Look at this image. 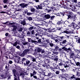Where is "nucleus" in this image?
<instances>
[{"mask_svg": "<svg viewBox=\"0 0 80 80\" xmlns=\"http://www.w3.org/2000/svg\"><path fill=\"white\" fill-rule=\"evenodd\" d=\"M8 0H3V3H8Z\"/></svg>", "mask_w": 80, "mask_h": 80, "instance_id": "ea45409f", "label": "nucleus"}, {"mask_svg": "<svg viewBox=\"0 0 80 80\" xmlns=\"http://www.w3.org/2000/svg\"><path fill=\"white\" fill-rule=\"evenodd\" d=\"M20 57H19L18 56H16V59L15 60V62H16V61H17V62H18V61L20 60Z\"/></svg>", "mask_w": 80, "mask_h": 80, "instance_id": "cd10ccee", "label": "nucleus"}, {"mask_svg": "<svg viewBox=\"0 0 80 80\" xmlns=\"http://www.w3.org/2000/svg\"><path fill=\"white\" fill-rule=\"evenodd\" d=\"M75 62V60L74 59H72V61H68L65 63V64H67V65L69 67L71 65H73L74 63L72 62Z\"/></svg>", "mask_w": 80, "mask_h": 80, "instance_id": "6e6552de", "label": "nucleus"}, {"mask_svg": "<svg viewBox=\"0 0 80 80\" xmlns=\"http://www.w3.org/2000/svg\"><path fill=\"white\" fill-rule=\"evenodd\" d=\"M54 7H52L50 8V9H48V8H46L45 9L46 10H47L48 13H50V12H52V11H53L54 9Z\"/></svg>", "mask_w": 80, "mask_h": 80, "instance_id": "ddd939ff", "label": "nucleus"}, {"mask_svg": "<svg viewBox=\"0 0 80 80\" xmlns=\"http://www.w3.org/2000/svg\"><path fill=\"white\" fill-rule=\"evenodd\" d=\"M70 50L71 51V50H71V49L70 48H68V49H67V53H69V51Z\"/></svg>", "mask_w": 80, "mask_h": 80, "instance_id": "0e129e2a", "label": "nucleus"}, {"mask_svg": "<svg viewBox=\"0 0 80 80\" xmlns=\"http://www.w3.org/2000/svg\"><path fill=\"white\" fill-rule=\"evenodd\" d=\"M29 43L28 42H24V43H23V45H28V44Z\"/></svg>", "mask_w": 80, "mask_h": 80, "instance_id": "774afa93", "label": "nucleus"}, {"mask_svg": "<svg viewBox=\"0 0 80 80\" xmlns=\"http://www.w3.org/2000/svg\"><path fill=\"white\" fill-rule=\"evenodd\" d=\"M40 52H41V54H42V55H44V54H43V53H45V51L44 50L41 49Z\"/></svg>", "mask_w": 80, "mask_h": 80, "instance_id": "e433bc0d", "label": "nucleus"}, {"mask_svg": "<svg viewBox=\"0 0 80 80\" xmlns=\"http://www.w3.org/2000/svg\"><path fill=\"white\" fill-rule=\"evenodd\" d=\"M44 17L46 19H49L50 18V15L48 14L45 15Z\"/></svg>", "mask_w": 80, "mask_h": 80, "instance_id": "b1692460", "label": "nucleus"}, {"mask_svg": "<svg viewBox=\"0 0 80 80\" xmlns=\"http://www.w3.org/2000/svg\"><path fill=\"white\" fill-rule=\"evenodd\" d=\"M61 17H64V16H65V12H61Z\"/></svg>", "mask_w": 80, "mask_h": 80, "instance_id": "c9c22d12", "label": "nucleus"}, {"mask_svg": "<svg viewBox=\"0 0 80 80\" xmlns=\"http://www.w3.org/2000/svg\"><path fill=\"white\" fill-rule=\"evenodd\" d=\"M0 13H6V14L8 15V12H5V11H2L0 12Z\"/></svg>", "mask_w": 80, "mask_h": 80, "instance_id": "49530a36", "label": "nucleus"}, {"mask_svg": "<svg viewBox=\"0 0 80 80\" xmlns=\"http://www.w3.org/2000/svg\"><path fill=\"white\" fill-rule=\"evenodd\" d=\"M59 70L62 71V73H63V72H66V70L64 69L63 68L62 69H59Z\"/></svg>", "mask_w": 80, "mask_h": 80, "instance_id": "3c124183", "label": "nucleus"}, {"mask_svg": "<svg viewBox=\"0 0 80 80\" xmlns=\"http://www.w3.org/2000/svg\"><path fill=\"white\" fill-rule=\"evenodd\" d=\"M77 43H79V44H80V38H77Z\"/></svg>", "mask_w": 80, "mask_h": 80, "instance_id": "de8ad7c7", "label": "nucleus"}, {"mask_svg": "<svg viewBox=\"0 0 80 80\" xmlns=\"http://www.w3.org/2000/svg\"><path fill=\"white\" fill-rule=\"evenodd\" d=\"M45 5V3H42L41 4H40V5H41L42 7H45V5Z\"/></svg>", "mask_w": 80, "mask_h": 80, "instance_id": "052dcab7", "label": "nucleus"}, {"mask_svg": "<svg viewBox=\"0 0 80 80\" xmlns=\"http://www.w3.org/2000/svg\"><path fill=\"white\" fill-rule=\"evenodd\" d=\"M50 60L48 58L46 59L45 61L43 62V64H42V66L43 67H46V68L48 69V68L50 69V66L49 65V61Z\"/></svg>", "mask_w": 80, "mask_h": 80, "instance_id": "20e7f679", "label": "nucleus"}, {"mask_svg": "<svg viewBox=\"0 0 80 80\" xmlns=\"http://www.w3.org/2000/svg\"><path fill=\"white\" fill-rule=\"evenodd\" d=\"M45 75V76H47V77H49L50 78H53V77H56L55 73H52L50 72H48L47 75Z\"/></svg>", "mask_w": 80, "mask_h": 80, "instance_id": "423d86ee", "label": "nucleus"}, {"mask_svg": "<svg viewBox=\"0 0 80 80\" xmlns=\"http://www.w3.org/2000/svg\"><path fill=\"white\" fill-rule=\"evenodd\" d=\"M76 58L79 60L80 59V56L78 55H77L76 56Z\"/></svg>", "mask_w": 80, "mask_h": 80, "instance_id": "680f3d73", "label": "nucleus"}, {"mask_svg": "<svg viewBox=\"0 0 80 80\" xmlns=\"http://www.w3.org/2000/svg\"><path fill=\"white\" fill-rule=\"evenodd\" d=\"M19 6L21 7L22 8H25V7H27V6H28V4H25V3H22L19 4Z\"/></svg>", "mask_w": 80, "mask_h": 80, "instance_id": "2eb2a0df", "label": "nucleus"}, {"mask_svg": "<svg viewBox=\"0 0 80 80\" xmlns=\"http://www.w3.org/2000/svg\"><path fill=\"white\" fill-rule=\"evenodd\" d=\"M57 24V25H60V24H62V22L61 21H58Z\"/></svg>", "mask_w": 80, "mask_h": 80, "instance_id": "c03bdc74", "label": "nucleus"}, {"mask_svg": "<svg viewBox=\"0 0 80 80\" xmlns=\"http://www.w3.org/2000/svg\"><path fill=\"white\" fill-rule=\"evenodd\" d=\"M12 27L13 28L12 29V31H13V32H14V31H17V26L14 25L13 26H12Z\"/></svg>", "mask_w": 80, "mask_h": 80, "instance_id": "a878e982", "label": "nucleus"}, {"mask_svg": "<svg viewBox=\"0 0 80 80\" xmlns=\"http://www.w3.org/2000/svg\"><path fill=\"white\" fill-rule=\"evenodd\" d=\"M32 73H30V77H32L34 75H36L37 73V69H32Z\"/></svg>", "mask_w": 80, "mask_h": 80, "instance_id": "0eeeda50", "label": "nucleus"}, {"mask_svg": "<svg viewBox=\"0 0 80 80\" xmlns=\"http://www.w3.org/2000/svg\"><path fill=\"white\" fill-rule=\"evenodd\" d=\"M70 26L71 27H72L73 28H76V27H77L78 29L80 28V26H79V25H77L75 23V22H73L70 24Z\"/></svg>", "mask_w": 80, "mask_h": 80, "instance_id": "1a4fd4ad", "label": "nucleus"}, {"mask_svg": "<svg viewBox=\"0 0 80 80\" xmlns=\"http://www.w3.org/2000/svg\"><path fill=\"white\" fill-rule=\"evenodd\" d=\"M75 63H76V66H77V67H80V62H75Z\"/></svg>", "mask_w": 80, "mask_h": 80, "instance_id": "7c9ffc66", "label": "nucleus"}, {"mask_svg": "<svg viewBox=\"0 0 80 80\" xmlns=\"http://www.w3.org/2000/svg\"><path fill=\"white\" fill-rule=\"evenodd\" d=\"M31 35H34L35 34V32L34 31V30H32L31 32Z\"/></svg>", "mask_w": 80, "mask_h": 80, "instance_id": "bf43d9fd", "label": "nucleus"}, {"mask_svg": "<svg viewBox=\"0 0 80 80\" xmlns=\"http://www.w3.org/2000/svg\"><path fill=\"white\" fill-rule=\"evenodd\" d=\"M14 25H15V23L12 22V23H9L8 25H9V26H10L11 27H12Z\"/></svg>", "mask_w": 80, "mask_h": 80, "instance_id": "c756f323", "label": "nucleus"}, {"mask_svg": "<svg viewBox=\"0 0 80 80\" xmlns=\"http://www.w3.org/2000/svg\"><path fill=\"white\" fill-rule=\"evenodd\" d=\"M47 36L48 37H50V38H51V37H52V35H51L49 33H48L47 34Z\"/></svg>", "mask_w": 80, "mask_h": 80, "instance_id": "69168bd1", "label": "nucleus"}, {"mask_svg": "<svg viewBox=\"0 0 80 80\" xmlns=\"http://www.w3.org/2000/svg\"><path fill=\"white\" fill-rule=\"evenodd\" d=\"M38 36H39V37H41V36H42V34L41 32H38Z\"/></svg>", "mask_w": 80, "mask_h": 80, "instance_id": "603ef678", "label": "nucleus"}, {"mask_svg": "<svg viewBox=\"0 0 80 80\" xmlns=\"http://www.w3.org/2000/svg\"><path fill=\"white\" fill-rule=\"evenodd\" d=\"M50 46L51 47H53L55 45L53 44V43H52V42L50 43V44H49Z\"/></svg>", "mask_w": 80, "mask_h": 80, "instance_id": "09e8293b", "label": "nucleus"}, {"mask_svg": "<svg viewBox=\"0 0 80 80\" xmlns=\"http://www.w3.org/2000/svg\"><path fill=\"white\" fill-rule=\"evenodd\" d=\"M18 63H22V59H21L20 58V59L18 62Z\"/></svg>", "mask_w": 80, "mask_h": 80, "instance_id": "37998d69", "label": "nucleus"}, {"mask_svg": "<svg viewBox=\"0 0 80 80\" xmlns=\"http://www.w3.org/2000/svg\"><path fill=\"white\" fill-rule=\"evenodd\" d=\"M57 30H58V31H60V32H62L63 30L62 29V28H59V27H57L56 28Z\"/></svg>", "mask_w": 80, "mask_h": 80, "instance_id": "473e14b6", "label": "nucleus"}, {"mask_svg": "<svg viewBox=\"0 0 80 80\" xmlns=\"http://www.w3.org/2000/svg\"><path fill=\"white\" fill-rule=\"evenodd\" d=\"M58 37V35L54 34V35H52V36H51V39H52L53 40H55H55H56V39L55 38H57Z\"/></svg>", "mask_w": 80, "mask_h": 80, "instance_id": "dca6fc26", "label": "nucleus"}, {"mask_svg": "<svg viewBox=\"0 0 80 80\" xmlns=\"http://www.w3.org/2000/svg\"><path fill=\"white\" fill-rule=\"evenodd\" d=\"M55 16H50V20H53V19L55 18Z\"/></svg>", "mask_w": 80, "mask_h": 80, "instance_id": "58836bf2", "label": "nucleus"}, {"mask_svg": "<svg viewBox=\"0 0 80 80\" xmlns=\"http://www.w3.org/2000/svg\"><path fill=\"white\" fill-rule=\"evenodd\" d=\"M70 58H73V57L75 56V52L74 51H72V50L70 51Z\"/></svg>", "mask_w": 80, "mask_h": 80, "instance_id": "6ab92c4d", "label": "nucleus"}, {"mask_svg": "<svg viewBox=\"0 0 80 80\" xmlns=\"http://www.w3.org/2000/svg\"><path fill=\"white\" fill-rule=\"evenodd\" d=\"M32 14V13L30 12H28L27 13V15H28V16H30Z\"/></svg>", "mask_w": 80, "mask_h": 80, "instance_id": "6e6d98bb", "label": "nucleus"}, {"mask_svg": "<svg viewBox=\"0 0 80 80\" xmlns=\"http://www.w3.org/2000/svg\"><path fill=\"white\" fill-rule=\"evenodd\" d=\"M38 7L37 6H34V7L36 8V9H37V10H38V9H42V6H41V4L38 5Z\"/></svg>", "mask_w": 80, "mask_h": 80, "instance_id": "412c9836", "label": "nucleus"}, {"mask_svg": "<svg viewBox=\"0 0 80 80\" xmlns=\"http://www.w3.org/2000/svg\"><path fill=\"white\" fill-rule=\"evenodd\" d=\"M57 16H58L59 17H61V12L57 13L56 14Z\"/></svg>", "mask_w": 80, "mask_h": 80, "instance_id": "79ce46f5", "label": "nucleus"}, {"mask_svg": "<svg viewBox=\"0 0 80 80\" xmlns=\"http://www.w3.org/2000/svg\"><path fill=\"white\" fill-rule=\"evenodd\" d=\"M33 26L30 27L29 28H28V30L31 31V30H32V29H33Z\"/></svg>", "mask_w": 80, "mask_h": 80, "instance_id": "4d7b16f0", "label": "nucleus"}, {"mask_svg": "<svg viewBox=\"0 0 80 80\" xmlns=\"http://www.w3.org/2000/svg\"><path fill=\"white\" fill-rule=\"evenodd\" d=\"M57 29H55V28L51 29L50 31L51 32H56Z\"/></svg>", "mask_w": 80, "mask_h": 80, "instance_id": "4c0bfd02", "label": "nucleus"}, {"mask_svg": "<svg viewBox=\"0 0 80 80\" xmlns=\"http://www.w3.org/2000/svg\"><path fill=\"white\" fill-rule=\"evenodd\" d=\"M28 20H29V21H30L33 20V18H32L31 17H30L28 18Z\"/></svg>", "mask_w": 80, "mask_h": 80, "instance_id": "13d9d810", "label": "nucleus"}, {"mask_svg": "<svg viewBox=\"0 0 80 80\" xmlns=\"http://www.w3.org/2000/svg\"><path fill=\"white\" fill-rule=\"evenodd\" d=\"M73 30L72 31H67V29L66 30V34H69L70 33H73Z\"/></svg>", "mask_w": 80, "mask_h": 80, "instance_id": "aec40b11", "label": "nucleus"}, {"mask_svg": "<svg viewBox=\"0 0 80 80\" xmlns=\"http://www.w3.org/2000/svg\"><path fill=\"white\" fill-rule=\"evenodd\" d=\"M30 61L29 60H28V59H27L25 63L26 65H28V64H29V63H30Z\"/></svg>", "mask_w": 80, "mask_h": 80, "instance_id": "f704fd0d", "label": "nucleus"}, {"mask_svg": "<svg viewBox=\"0 0 80 80\" xmlns=\"http://www.w3.org/2000/svg\"><path fill=\"white\" fill-rule=\"evenodd\" d=\"M50 69L51 70H52L53 72H55V71H56V70H55V69H60V66L59 65H58L56 67H55L54 68L52 67H51V68H50Z\"/></svg>", "mask_w": 80, "mask_h": 80, "instance_id": "9b49d317", "label": "nucleus"}, {"mask_svg": "<svg viewBox=\"0 0 80 80\" xmlns=\"http://www.w3.org/2000/svg\"><path fill=\"white\" fill-rule=\"evenodd\" d=\"M31 42L32 43H34L35 45H37V43H41L42 42L41 41V39H39L37 41H36L34 40H32L31 41Z\"/></svg>", "mask_w": 80, "mask_h": 80, "instance_id": "9d476101", "label": "nucleus"}, {"mask_svg": "<svg viewBox=\"0 0 80 80\" xmlns=\"http://www.w3.org/2000/svg\"><path fill=\"white\" fill-rule=\"evenodd\" d=\"M35 9L34 8H33V7L31 8H30V11L31 12H33L35 13Z\"/></svg>", "mask_w": 80, "mask_h": 80, "instance_id": "c85d7f7f", "label": "nucleus"}, {"mask_svg": "<svg viewBox=\"0 0 80 80\" xmlns=\"http://www.w3.org/2000/svg\"><path fill=\"white\" fill-rule=\"evenodd\" d=\"M27 60V59L25 58H23L22 59V63H24V65H25V66H26V64H25V63Z\"/></svg>", "mask_w": 80, "mask_h": 80, "instance_id": "a211bd4d", "label": "nucleus"}, {"mask_svg": "<svg viewBox=\"0 0 80 80\" xmlns=\"http://www.w3.org/2000/svg\"><path fill=\"white\" fill-rule=\"evenodd\" d=\"M65 7V3H62L61 4V5L60 6L61 8H63Z\"/></svg>", "mask_w": 80, "mask_h": 80, "instance_id": "8fccbe9b", "label": "nucleus"}, {"mask_svg": "<svg viewBox=\"0 0 80 80\" xmlns=\"http://www.w3.org/2000/svg\"><path fill=\"white\" fill-rule=\"evenodd\" d=\"M54 50L56 52H61V51H62V49L61 48H60L58 46H57L55 47Z\"/></svg>", "mask_w": 80, "mask_h": 80, "instance_id": "4468645a", "label": "nucleus"}, {"mask_svg": "<svg viewBox=\"0 0 80 80\" xmlns=\"http://www.w3.org/2000/svg\"><path fill=\"white\" fill-rule=\"evenodd\" d=\"M58 65L60 67H63V62H60V61H58Z\"/></svg>", "mask_w": 80, "mask_h": 80, "instance_id": "393cba45", "label": "nucleus"}, {"mask_svg": "<svg viewBox=\"0 0 80 80\" xmlns=\"http://www.w3.org/2000/svg\"><path fill=\"white\" fill-rule=\"evenodd\" d=\"M66 15L68 16V20L71 19L73 21L76 20L77 19V17H76V15H75L73 13L72 11H67L66 12Z\"/></svg>", "mask_w": 80, "mask_h": 80, "instance_id": "f03ea898", "label": "nucleus"}, {"mask_svg": "<svg viewBox=\"0 0 80 80\" xmlns=\"http://www.w3.org/2000/svg\"><path fill=\"white\" fill-rule=\"evenodd\" d=\"M47 45H48V44L47 43H44L43 44V46H44V47H48V46H47Z\"/></svg>", "mask_w": 80, "mask_h": 80, "instance_id": "338daca9", "label": "nucleus"}, {"mask_svg": "<svg viewBox=\"0 0 80 80\" xmlns=\"http://www.w3.org/2000/svg\"><path fill=\"white\" fill-rule=\"evenodd\" d=\"M42 49L40 48H38L37 49V51L38 52H41V50H42Z\"/></svg>", "mask_w": 80, "mask_h": 80, "instance_id": "a18cd8bd", "label": "nucleus"}, {"mask_svg": "<svg viewBox=\"0 0 80 80\" xmlns=\"http://www.w3.org/2000/svg\"><path fill=\"white\" fill-rule=\"evenodd\" d=\"M12 73L15 77L14 80H19L20 78V74H19L18 72H17V70L14 68L12 70Z\"/></svg>", "mask_w": 80, "mask_h": 80, "instance_id": "7ed1b4c3", "label": "nucleus"}, {"mask_svg": "<svg viewBox=\"0 0 80 80\" xmlns=\"http://www.w3.org/2000/svg\"><path fill=\"white\" fill-rule=\"evenodd\" d=\"M55 73L56 74V75H59L60 74V71H57L55 72Z\"/></svg>", "mask_w": 80, "mask_h": 80, "instance_id": "e2e57ef3", "label": "nucleus"}, {"mask_svg": "<svg viewBox=\"0 0 80 80\" xmlns=\"http://www.w3.org/2000/svg\"><path fill=\"white\" fill-rule=\"evenodd\" d=\"M21 24L23 26H25L26 25V21L24 19L23 21H21Z\"/></svg>", "mask_w": 80, "mask_h": 80, "instance_id": "4be33fe9", "label": "nucleus"}, {"mask_svg": "<svg viewBox=\"0 0 80 80\" xmlns=\"http://www.w3.org/2000/svg\"><path fill=\"white\" fill-rule=\"evenodd\" d=\"M19 72H20V76H22V75H25L24 74V73L23 72V71L20 70V71H19Z\"/></svg>", "mask_w": 80, "mask_h": 80, "instance_id": "2f4dec72", "label": "nucleus"}, {"mask_svg": "<svg viewBox=\"0 0 80 80\" xmlns=\"http://www.w3.org/2000/svg\"><path fill=\"white\" fill-rule=\"evenodd\" d=\"M68 8L71 9L72 11H73V12H76L77 11V8H76V7L75 6L74 7V8L72 7L71 8L69 7Z\"/></svg>", "mask_w": 80, "mask_h": 80, "instance_id": "f3484780", "label": "nucleus"}, {"mask_svg": "<svg viewBox=\"0 0 80 80\" xmlns=\"http://www.w3.org/2000/svg\"><path fill=\"white\" fill-rule=\"evenodd\" d=\"M58 78H65V77L63 76V75H62L61 74H59L58 75Z\"/></svg>", "mask_w": 80, "mask_h": 80, "instance_id": "bb28decb", "label": "nucleus"}, {"mask_svg": "<svg viewBox=\"0 0 80 80\" xmlns=\"http://www.w3.org/2000/svg\"><path fill=\"white\" fill-rule=\"evenodd\" d=\"M33 49L32 48H31L29 49H25L22 52V53L21 54V52L20 51H18L16 53L17 55H18L19 56H20V57H25L26 56V55H27V53L28 52H29L30 53H32V52H33Z\"/></svg>", "mask_w": 80, "mask_h": 80, "instance_id": "f257e3e1", "label": "nucleus"}, {"mask_svg": "<svg viewBox=\"0 0 80 80\" xmlns=\"http://www.w3.org/2000/svg\"><path fill=\"white\" fill-rule=\"evenodd\" d=\"M64 38V36L60 37L58 36L57 38V39H56L55 40V42L57 43H59V42H60H60H62V41H63V39Z\"/></svg>", "mask_w": 80, "mask_h": 80, "instance_id": "39448f33", "label": "nucleus"}, {"mask_svg": "<svg viewBox=\"0 0 80 80\" xmlns=\"http://www.w3.org/2000/svg\"><path fill=\"white\" fill-rule=\"evenodd\" d=\"M36 58H35L34 57H32L31 58V60H32V62H36Z\"/></svg>", "mask_w": 80, "mask_h": 80, "instance_id": "a19ab883", "label": "nucleus"}, {"mask_svg": "<svg viewBox=\"0 0 80 80\" xmlns=\"http://www.w3.org/2000/svg\"><path fill=\"white\" fill-rule=\"evenodd\" d=\"M18 43V42L16 41L14 43H12V45H13V46H14V47H16Z\"/></svg>", "mask_w": 80, "mask_h": 80, "instance_id": "72a5a7b5", "label": "nucleus"}, {"mask_svg": "<svg viewBox=\"0 0 80 80\" xmlns=\"http://www.w3.org/2000/svg\"><path fill=\"white\" fill-rule=\"evenodd\" d=\"M35 65H37V64L32 62L28 64V67H30L31 68H34L35 67Z\"/></svg>", "mask_w": 80, "mask_h": 80, "instance_id": "f8f14e48", "label": "nucleus"}, {"mask_svg": "<svg viewBox=\"0 0 80 80\" xmlns=\"http://www.w3.org/2000/svg\"><path fill=\"white\" fill-rule=\"evenodd\" d=\"M76 76H78V77H80V73L79 72H77V74L76 75Z\"/></svg>", "mask_w": 80, "mask_h": 80, "instance_id": "5fc2aeb1", "label": "nucleus"}, {"mask_svg": "<svg viewBox=\"0 0 80 80\" xmlns=\"http://www.w3.org/2000/svg\"><path fill=\"white\" fill-rule=\"evenodd\" d=\"M66 42H67V40H63L62 42L61 43H62V44H65L66 43Z\"/></svg>", "mask_w": 80, "mask_h": 80, "instance_id": "864d4df0", "label": "nucleus"}, {"mask_svg": "<svg viewBox=\"0 0 80 80\" xmlns=\"http://www.w3.org/2000/svg\"><path fill=\"white\" fill-rule=\"evenodd\" d=\"M46 42L48 43H49V44H50V43H52V41L50 38L46 39Z\"/></svg>", "mask_w": 80, "mask_h": 80, "instance_id": "5701e85b", "label": "nucleus"}]
</instances>
